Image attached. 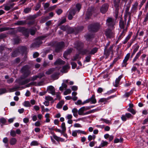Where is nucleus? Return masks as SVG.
I'll list each match as a JSON object with an SVG mask.
<instances>
[{"label": "nucleus", "instance_id": "bb28decb", "mask_svg": "<svg viewBox=\"0 0 148 148\" xmlns=\"http://www.w3.org/2000/svg\"><path fill=\"white\" fill-rule=\"evenodd\" d=\"M64 103V101H61L57 104V108L59 109L61 108Z\"/></svg>", "mask_w": 148, "mask_h": 148}, {"label": "nucleus", "instance_id": "774afa93", "mask_svg": "<svg viewBox=\"0 0 148 148\" xmlns=\"http://www.w3.org/2000/svg\"><path fill=\"white\" fill-rule=\"evenodd\" d=\"M5 47L3 46H0V52L1 53L2 51L4 50Z\"/></svg>", "mask_w": 148, "mask_h": 148}, {"label": "nucleus", "instance_id": "b1692460", "mask_svg": "<svg viewBox=\"0 0 148 148\" xmlns=\"http://www.w3.org/2000/svg\"><path fill=\"white\" fill-rule=\"evenodd\" d=\"M30 81V78H28L24 80L21 81L20 82V84L21 85H23L28 83Z\"/></svg>", "mask_w": 148, "mask_h": 148}, {"label": "nucleus", "instance_id": "c9c22d12", "mask_svg": "<svg viewBox=\"0 0 148 148\" xmlns=\"http://www.w3.org/2000/svg\"><path fill=\"white\" fill-rule=\"evenodd\" d=\"M22 34L26 37H28L29 36V32L27 29H25Z\"/></svg>", "mask_w": 148, "mask_h": 148}, {"label": "nucleus", "instance_id": "7ed1b4c3", "mask_svg": "<svg viewBox=\"0 0 148 148\" xmlns=\"http://www.w3.org/2000/svg\"><path fill=\"white\" fill-rule=\"evenodd\" d=\"M65 46L64 42H61L57 43L55 45V51L56 53H59L62 51Z\"/></svg>", "mask_w": 148, "mask_h": 148}, {"label": "nucleus", "instance_id": "39448f33", "mask_svg": "<svg viewBox=\"0 0 148 148\" xmlns=\"http://www.w3.org/2000/svg\"><path fill=\"white\" fill-rule=\"evenodd\" d=\"M100 27L99 24L96 23L90 25L88 26V29L90 31L94 32H97L99 29Z\"/></svg>", "mask_w": 148, "mask_h": 148}, {"label": "nucleus", "instance_id": "412c9836", "mask_svg": "<svg viewBox=\"0 0 148 148\" xmlns=\"http://www.w3.org/2000/svg\"><path fill=\"white\" fill-rule=\"evenodd\" d=\"M26 24V21H18L16 23H14L15 25H23Z\"/></svg>", "mask_w": 148, "mask_h": 148}, {"label": "nucleus", "instance_id": "ea45409f", "mask_svg": "<svg viewBox=\"0 0 148 148\" xmlns=\"http://www.w3.org/2000/svg\"><path fill=\"white\" fill-rule=\"evenodd\" d=\"M24 105L25 106L27 107H30L31 106L29 102L27 101H25L24 102Z\"/></svg>", "mask_w": 148, "mask_h": 148}, {"label": "nucleus", "instance_id": "c85d7f7f", "mask_svg": "<svg viewBox=\"0 0 148 148\" xmlns=\"http://www.w3.org/2000/svg\"><path fill=\"white\" fill-rule=\"evenodd\" d=\"M17 49H19L20 51H21L22 52H24L26 51L27 48L25 46H22L20 47H19Z\"/></svg>", "mask_w": 148, "mask_h": 148}, {"label": "nucleus", "instance_id": "f8f14e48", "mask_svg": "<svg viewBox=\"0 0 148 148\" xmlns=\"http://www.w3.org/2000/svg\"><path fill=\"white\" fill-rule=\"evenodd\" d=\"M90 108L88 107H86L84 106L83 107L81 108L78 111V114L79 115H83L84 114V112L90 109Z\"/></svg>", "mask_w": 148, "mask_h": 148}, {"label": "nucleus", "instance_id": "cd10ccee", "mask_svg": "<svg viewBox=\"0 0 148 148\" xmlns=\"http://www.w3.org/2000/svg\"><path fill=\"white\" fill-rule=\"evenodd\" d=\"M98 48L97 47H95L92 49L90 51V55H93L96 53L98 51Z\"/></svg>", "mask_w": 148, "mask_h": 148}, {"label": "nucleus", "instance_id": "5701e85b", "mask_svg": "<svg viewBox=\"0 0 148 148\" xmlns=\"http://www.w3.org/2000/svg\"><path fill=\"white\" fill-rule=\"evenodd\" d=\"M20 53L19 49H18L17 48L15 51L13 52L11 56L12 57H16Z\"/></svg>", "mask_w": 148, "mask_h": 148}, {"label": "nucleus", "instance_id": "c03bdc74", "mask_svg": "<svg viewBox=\"0 0 148 148\" xmlns=\"http://www.w3.org/2000/svg\"><path fill=\"white\" fill-rule=\"evenodd\" d=\"M45 99L46 100H48V101H53V98L52 97L50 96H47L45 97ZM53 102L54 101H53Z\"/></svg>", "mask_w": 148, "mask_h": 148}, {"label": "nucleus", "instance_id": "72a5a7b5", "mask_svg": "<svg viewBox=\"0 0 148 148\" xmlns=\"http://www.w3.org/2000/svg\"><path fill=\"white\" fill-rule=\"evenodd\" d=\"M45 117L46 118L45 122L48 123L50 121V119H49L50 117L49 114L48 113L46 114L45 116Z\"/></svg>", "mask_w": 148, "mask_h": 148}, {"label": "nucleus", "instance_id": "4c0bfd02", "mask_svg": "<svg viewBox=\"0 0 148 148\" xmlns=\"http://www.w3.org/2000/svg\"><path fill=\"white\" fill-rule=\"evenodd\" d=\"M26 29L24 27H19L18 28L17 31L18 32H21L22 33L24 32Z\"/></svg>", "mask_w": 148, "mask_h": 148}, {"label": "nucleus", "instance_id": "4d7b16f0", "mask_svg": "<svg viewBox=\"0 0 148 148\" xmlns=\"http://www.w3.org/2000/svg\"><path fill=\"white\" fill-rule=\"evenodd\" d=\"M6 92V90L5 88H0V95Z\"/></svg>", "mask_w": 148, "mask_h": 148}, {"label": "nucleus", "instance_id": "a18cd8bd", "mask_svg": "<svg viewBox=\"0 0 148 148\" xmlns=\"http://www.w3.org/2000/svg\"><path fill=\"white\" fill-rule=\"evenodd\" d=\"M71 92V90L69 89H67L64 92V95H66L70 93Z\"/></svg>", "mask_w": 148, "mask_h": 148}, {"label": "nucleus", "instance_id": "c756f323", "mask_svg": "<svg viewBox=\"0 0 148 148\" xmlns=\"http://www.w3.org/2000/svg\"><path fill=\"white\" fill-rule=\"evenodd\" d=\"M131 36V34H129L126 37V38L125 39V40L123 41V43L125 44L126 43H127V41L130 39Z\"/></svg>", "mask_w": 148, "mask_h": 148}, {"label": "nucleus", "instance_id": "4468645a", "mask_svg": "<svg viewBox=\"0 0 148 148\" xmlns=\"http://www.w3.org/2000/svg\"><path fill=\"white\" fill-rule=\"evenodd\" d=\"M60 68V67H57L56 68H52L46 71L45 73L47 75H50L55 71L56 69H58V70H59Z\"/></svg>", "mask_w": 148, "mask_h": 148}, {"label": "nucleus", "instance_id": "13d9d810", "mask_svg": "<svg viewBox=\"0 0 148 148\" xmlns=\"http://www.w3.org/2000/svg\"><path fill=\"white\" fill-rule=\"evenodd\" d=\"M108 99V98H102L99 101V102H103L107 101Z\"/></svg>", "mask_w": 148, "mask_h": 148}, {"label": "nucleus", "instance_id": "9d476101", "mask_svg": "<svg viewBox=\"0 0 148 148\" xmlns=\"http://www.w3.org/2000/svg\"><path fill=\"white\" fill-rule=\"evenodd\" d=\"M124 21H123L121 18L119 22V27L121 29H124L126 28V17L124 18Z\"/></svg>", "mask_w": 148, "mask_h": 148}, {"label": "nucleus", "instance_id": "0e129e2a", "mask_svg": "<svg viewBox=\"0 0 148 148\" xmlns=\"http://www.w3.org/2000/svg\"><path fill=\"white\" fill-rule=\"evenodd\" d=\"M7 36L5 34H0V39H2L6 38Z\"/></svg>", "mask_w": 148, "mask_h": 148}, {"label": "nucleus", "instance_id": "423d86ee", "mask_svg": "<svg viewBox=\"0 0 148 148\" xmlns=\"http://www.w3.org/2000/svg\"><path fill=\"white\" fill-rule=\"evenodd\" d=\"M46 36H41L38 37L36 39L34 43L33 44L32 47H37L38 46L42 44V40Z\"/></svg>", "mask_w": 148, "mask_h": 148}, {"label": "nucleus", "instance_id": "864d4df0", "mask_svg": "<svg viewBox=\"0 0 148 148\" xmlns=\"http://www.w3.org/2000/svg\"><path fill=\"white\" fill-rule=\"evenodd\" d=\"M127 110L134 114L136 113L135 111L133 108H128L127 109Z\"/></svg>", "mask_w": 148, "mask_h": 148}, {"label": "nucleus", "instance_id": "7c9ffc66", "mask_svg": "<svg viewBox=\"0 0 148 148\" xmlns=\"http://www.w3.org/2000/svg\"><path fill=\"white\" fill-rule=\"evenodd\" d=\"M14 44L17 45L20 43V41H21V40L18 37H17L14 39Z\"/></svg>", "mask_w": 148, "mask_h": 148}, {"label": "nucleus", "instance_id": "69168bd1", "mask_svg": "<svg viewBox=\"0 0 148 148\" xmlns=\"http://www.w3.org/2000/svg\"><path fill=\"white\" fill-rule=\"evenodd\" d=\"M71 64L72 66V68L73 69L75 68L77 66V64L75 62H71Z\"/></svg>", "mask_w": 148, "mask_h": 148}, {"label": "nucleus", "instance_id": "e2e57ef3", "mask_svg": "<svg viewBox=\"0 0 148 148\" xmlns=\"http://www.w3.org/2000/svg\"><path fill=\"white\" fill-rule=\"evenodd\" d=\"M91 56L90 55L88 56L86 58V59L85 61L86 62H89L90 61V60L91 58Z\"/></svg>", "mask_w": 148, "mask_h": 148}, {"label": "nucleus", "instance_id": "ddd939ff", "mask_svg": "<svg viewBox=\"0 0 148 148\" xmlns=\"http://www.w3.org/2000/svg\"><path fill=\"white\" fill-rule=\"evenodd\" d=\"M108 8V6L107 4H103L100 9L101 12L102 13H105L107 11Z\"/></svg>", "mask_w": 148, "mask_h": 148}, {"label": "nucleus", "instance_id": "de8ad7c7", "mask_svg": "<svg viewBox=\"0 0 148 148\" xmlns=\"http://www.w3.org/2000/svg\"><path fill=\"white\" fill-rule=\"evenodd\" d=\"M139 46V45H137L136 48L134 49L133 50V52L132 53V56H133L135 53L137 51L138 49Z\"/></svg>", "mask_w": 148, "mask_h": 148}, {"label": "nucleus", "instance_id": "2eb2a0df", "mask_svg": "<svg viewBox=\"0 0 148 148\" xmlns=\"http://www.w3.org/2000/svg\"><path fill=\"white\" fill-rule=\"evenodd\" d=\"M65 61L62 60L60 58H58L54 62V65H63L65 64Z\"/></svg>", "mask_w": 148, "mask_h": 148}, {"label": "nucleus", "instance_id": "6ab92c4d", "mask_svg": "<svg viewBox=\"0 0 148 148\" xmlns=\"http://www.w3.org/2000/svg\"><path fill=\"white\" fill-rule=\"evenodd\" d=\"M70 68V67L69 66V64H67L63 66L61 70L60 71L62 73H66L67 72V70L69 69Z\"/></svg>", "mask_w": 148, "mask_h": 148}, {"label": "nucleus", "instance_id": "4be33fe9", "mask_svg": "<svg viewBox=\"0 0 148 148\" xmlns=\"http://www.w3.org/2000/svg\"><path fill=\"white\" fill-rule=\"evenodd\" d=\"M40 12H38L37 14H34L33 15L30 16L29 17V19L30 20H34L38 16L40 15Z\"/></svg>", "mask_w": 148, "mask_h": 148}, {"label": "nucleus", "instance_id": "a211bd4d", "mask_svg": "<svg viewBox=\"0 0 148 148\" xmlns=\"http://www.w3.org/2000/svg\"><path fill=\"white\" fill-rule=\"evenodd\" d=\"M73 49L72 48H70L65 51L63 54V57L64 58L66 59L67 58V56L71 53Z\"/></svg>", "mask_w": 148, "mask_h": 148}, {"label": "nucleus", "instance_id": "603ef678", "mask_svg": "<svg viewBox=\"0 0 148 148\" xmlns=\"http://www.w3.org/2000/svg\"><path fill=\"white\" fill-rule=\"evenodd\" d=\"M83 53L84 54H90V51L89 49H86L84 50Z\"/></svg>", "mask_w": 148, "mask_h": 148}, {"label": "nucleus", "instance_id": "8fccbe9b", "mask_svg": "<svg viewBox=\"0 0 148 148\" xmlns=\"http://www.w3.org/2000/svg\"><path fill=\"white\" fill-rule=\"evenodd\" d=\"M10 134L12 137H15L16 135V132L14 130H11V131Z\"/></svg>", "mask_w": 148, "mask_h": 148}, {"label": "nucleus", "instance_id": "6e6d98bb", "mask_svg": "<svg viewBox=\"0 0 148 148\" xmlns=\"http://www.w3.org/2000/svg\"><path fill=\"white\" fill-rule=\"evenodd\" d=\"M76 7L78 11L79 12L81 8V4L79 3L77 4L76 5Z\"/></svg>", "mask_w": 148, "mask_h": 148}, {"label": "nucleus", "instance_id": "aec40b11", "mask_svg": "<svg viewBox=\"0 0 148 148\" xmlns=\"http://www.w3.org/2000/svg\"><path fill=\"white\" fill-rule=\"evenodd\" d=\"M48 89L49 91V93L53 95H55V89L52 86H49Z\"/></svg>", "mask_w": 148, "mask_h": 148}, {"label": "nucleus", "instance_id": "58836bf2", "mask_svg": "<svg viewBox=\"0 0 148 148\" xmlns=\"http://www.w3.org/2000/svg\"><path fill=\"white\" fill-rule=\"evenodd\" d=\"M131 71L132 72H135L136 71L138 74L140 73V71L138 70L137 68L135 66H134L132 68Z\"/></svg>", "mask_w": 148, "mask_h": 148}, {"label": "nucleus", "instance_id": "a878e982", "mask_svg": "<svg viewBox=\"0 0 148 148\" xmlns=\"http://www.w3.org/2000/svg\"><path fill=\"white\" fill-rule=\"evenodd\" d=\"M17 142L16 139L15 138H12L10 140V143L11 145H13L16 144Z\"/></svg>", "mask_w": 148, "mask_h": 148}, {"label": "nucleus", "instance_id": "680f3d73", "mask_svg": "<svg viewBox=\"0 0 148 148\" xmlns=\"http://www.w3.org/2000/svg\"><path fill=\"white\" fill-rule=\"evenodd\" d=\"M30 34L32 35H34L36 33V31L32 29H30Z\"/></svg>", "mask_w": 148, "mask_h": 148}, {"label": "nucleus", "instance_id": "9b49d317", "mask_svg": "<svg viewBox=\"0 0 148 148\" xmlns=\"http://www.w3.org/2000/svg\"><path fill=\"white\" fill-rule=\"evenodd\" d=\"M106 35L108 38H111L113 37L114 33L109 29H106L105 33Z\"/></svg>", "mask_w": 148, "mask_h": 148}, {"label": "nucleus", "instance_id": "79ce46f5", "mask_svg": "<svg viewBox=\"0 0 148 148\" xmlns=\"http://www.w3.org/2000/svg\"><path fill=\"white\" fill-rule=\"evenodd\" d=\"M61 127L62 129L63 132H64L66 130L65 123H62L61 125Z\"/></svg>", "mask_w": 148, "mask_h": 148}, {"label": "nucleus", "instance_id": "dca6fc26", "mask_svg": "<svg viewBox=\"0 0 148 148\" xmlns=\"http://www.w3.org/2000/svg\"><path fill=\"white\" fill-rule=\"evenodd\" d=\"M130 53H128L127 54L126 56L125 57V59L123 60V66H126L127 63H126L127 61L130 58Z\"/></svg>", "mask_w": 148, "mask_h": 148}, {"label": "nucleus", "instance_id": "f257e3e1", "mask_svg": "<svg viewBox=\"0 0 148 148\" xmlns=\"http://www.w3.org/2000/svg\"><path fill=\"white\" fill-rule=\"evenodd\" d=\"M29 67L27 65L23 66L21 69L22 75L21 77V79H24L27 77L31 74V71L29 70Z\"/></svg>", "mask_w": 148, "mask_h": 148}, {"label": "nucleus", "instance_id": "f03ea898", "mask_svg": "<svg viewBox=\"0 0 148 148\" xmlns=\"http://www.w3.org/2000/svg\"><path fill=\"white\" fill-rule=\"evenodd\" d=\"M121 0H113V5L115 8L116 18V19L118 16L119 10L120 9V3Z\"/></svg>", "mask_w": 148, "mask_h": 148}, {"label": "nucleus", "instance_id": "a19ab883", "mask_svg": "<svg viewBox=\"0 0 148 148\" xmlns=\"http://www.w3.org/2000/svg\"><path fill=\"white\" fill-rule=\"evenodd\" d=\"M39 144L36 141H32L31 144V146H37Z\"/></svg>", "mask_w": 148, "mask_h": 148}, {"label": "nucleus", "instance_id": "2f4dec72", "mask_svg": "<svg viewBox=\"0 0 148 148\" xmlns=\"http://www.w3.org/2000/svg\"><path fill=\"white\" fill-rule=\"evenodd\" d=\"M12 29V28L7 27H3L0 28V32H2L5 31L9 30Z\"/></svg>", "mask_w": 148, "mask_h": 148}, {"label": "nucleus", "instance_id": "393cba45", "mask_svg": "<svg viewBox=\"0 0 148 148\" xmlns=\"http://www.w3.org/2000/svg\"><path fill=\"white\" fill-rule=\"evenodd\" d=\"M122 77V76L121 75H120L118 77V78L116 79L115 84L114 85V86L115 87H117L118 86L119 82Z\"/></svg>", "mask_w": 148, "mask_h": 148}, {"label": "nucleus", "instance_id": "20e7f679", "mask_svg": "<svg viewBox=\"0 0 148 148\" xmlns=\"http://www.w3.org/2000/svg\"><path fill=\"white\" fill-rule=\"evenodd\" d=\"M113 45H112L110 46L108 48H105L104 55L106 56V58H107L109 56L110 53L112 55L113 54Z\"/></svg>", "mask_w": 148, "mask_h": 148}, {"label": "nucleus", "instance_id": "f704fd0d", "mask_svg": "<svg viewBox=\"0 0 148 148\" xmlns=\"http://www.w3.org/2000/svg\"><path fill=\"white\" fill-rule=\"evenodd\" d=\"M130 5H127L126 8V9L125 11V13L127 14L130 15V13L129 12V9L130 7Z\"/></svg>", "mask_w": 148, "mask_h": 148}, {"label": "nucleus", "instance_id": "5fc2aeb1", "mask_svg": "<svg viewBox=\"0 0 148 148\" xmlns=\"http://www.w3.org/2000/svg\"><path fill=\"white\" fill-rule=\"evenodd\" d=\"M68 27L67 26H62L60 27V28L64 31H66Z\"/></svg>", "mask_w": 148, "mask_h": 148}, {"label": "nucleus", "instance_id": "052dcab7", "mask_svg": "<svg viewBox=\"0 0 148 148\" xmlns=\"http://www.w3.org/2000/svg\"><path fill=\"white\" fill-rule=\"evenodd\" d=\"M37 76L38 78H41L43 77L44 76H45V75L44 73H40Z\"/></svg>", "mask_w": 148, "mask_h": 148}, {"label": "nucleus", "instance_id": "49530a36", "mask_svg": "<svg viewBox=\"0 0 148 148\" xmlns=\"http://www.w3.org/2000/svg\"><path fill=\"white\" fill-rule=\"evenodd\" d=\"M138 5V3L137 2H136L134 5H133L132 9L134 10H136L137 9Z\"/></svg>", "mask_w": 148, "mask_h": 148}, {"label": "nucleus", "instance_id": "37998d69", "mask_svg": "<svg viewBox=\"0 0 148 148\" xmlns=\"http://www.w3.org/2000/svg\"><path fill=\"white\" fill-rule=\"evenodd\" d=\"M31 8H27L25 9L24 10V12L25 13H27L31 11Z\"/></svg>", "mask_w": 148, "mask_h": 148}, {"label": "nucleus", "instance_id": "bf43d9fd", "mask_svg": "<svg viewBox=\"0 0 148 148\" xmlns=\"http://www.w3.org/2000/svg\"><path fill=\"white\" fill-rule=\"evenodd\" d=\"M79 131H80L79 130L73 131L72 133V135L74 137L76 136L77 135V132H79Z\"/></svg>", "mask_w": 148, "mask_h": 148}, {"label": "nucleus", "instance_id": "1a4fd4ad", "mask_svg": "<svg viewBox=\"0 0 148 148\" xmlns=\"http://www.w3.org/2000/svg\"><path fill=\"white\" fill-rule=\"evenodd\" d=\"M91 102V103H95L97 102V100L95 98V96L94 95H92L90 98L86 100L82 104Z\"/></svg>", "mask_w": 148, "mask_h": 148}, {"label": "nucleus", "instance_id": "338daca9", "mask_svg": "<svg viewBox=\"0 0 148 148\" xmlns=\"http://www.w3.org/2000/svg\"><path fill=\"white\" fill-rule=\"evenodd\" d=\"M62 12V10L61 9H59L56 11V13L58 15L60 14Z\"/></svg>", "mask_w": 148, "mask_h": 148}, {"label": "nucleus", "instance_id": "e433bc0d", "mask_svg": "<svg viewBox=\"0 0 148 148\" xmlns=\"http://www.w3.org/2000/svg\"><path fill=\"white\" fill-rule=\"evenodd\" d=\"M60 75V73L59 72H56L55 73L53 74L52 75H51V77L54 79L56 78L58 76Z\"/></svg>", "mask_w": 148, "mask_h": 148}, {"label": "nucleus", "instance_id": "09e8293b", "mask_svg": "<svg viewBox=\"0 0 148 148\" xmlns=\"http://www.w3.org/2000/svg\"><path fill=\"white\" fill-rule=\"evenodd\" d=\"M108 144V142L103 141V142L101 143V147H103L107 146Z\"/></svg>", "mask_w": 148, "mask_h": 148}, {"label": "nucleus", "instance_id": "473e14b6", "mask_svg": "<svg viewBox=\"0 0 148 148\" xmlns=\"http://www.w3.org/2000/svg\"><path fill=\"white\" fill-rule=\"evenodd\" d=\"M67 28L66 31L69 34L72 33L74 32V29L72 28L68 27Z\"/></svg>", "mask_w": 148, "mask_h": 148}, {"label": "nucleus", "instance_id": "0eeeda50", "mask_svg": "<svg viewBox=\"0 0 148 148\" xmlns=\"http://www.w3.org/2000/svg\"><path fill=\"white\" fill-rule=\"evenodd\" d=\"M106 24L109 27H113L115 24L114 19L112 18L108 17L106 21Z\"/></svg>", "mask_w": 148, "mask_h": 148}, {"label": "nucleus", "instance_id": "3c124183", "mask_svg": "<svg viewBox=\"0 0 148 148\" xmlns=\"http://www.w3.org/2000/svg\"><path fill=\"white\" fill-rule=\"evenodd\" d=\"M141 54V53L140 52H138L136 55V56L135 58L133 60V62H135L136 60L138 58V57L140 56V54Z\"/></svg>", "mask_w": 148, "mask_h": 148}, {"label": "nucleus", "instance_id": "f3484780", "mask_svg": "<svg viewBox=\"0 0 148 148\" xmlns=\"http://www.w3.org/2000/svg\"><path fill=\"white\" fill-rule=\"evenodd\" d=\"M14 5L15 4L14 3H11L10 4H8L5 6L4 9L6 11H8L12 8Z\"/></svg>", "mask_w": 148, "mask_h": 148}, {"label": "nucleus", "instance_id": "6e6552de", "mask_svg": "<svg viewBox=\"0 0 148 148\" xmlns=\"http://www.w3.org/2000/svg\"><path fill=\"white\" fill-rule=\"evenodd\" d=\"M76 10L74 8H72L70 9L69 12V15L68 16V18L70 20L72 19L73 16L75 14Z\"/></svg>", "mask_w": 148, "mask_h": 148}]
</instances>
